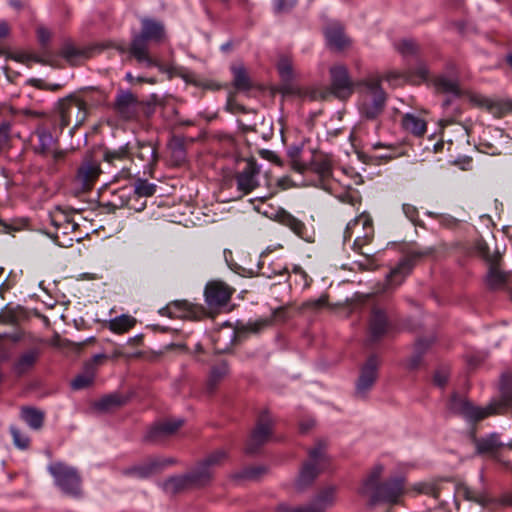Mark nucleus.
I'll return each instance as SVG.
<instances>
[{"instance_id":"1","label":"nucleus","mask_w":512,"mask_h":512,"mask_svg":"<svg viewBox=\"0 0 512 512\" xmlns=\"http://www.w3.org/2000/svg\"><path fill=\"white\" fill-rule=\"evenodd\" d=\"M359 87L358 108L366 119H376L382 114L386 104V93L378 76H368L357 83Z\"/></svg>"},{"instance_id":"2","label":"nucleus","mask_w":512,"mask_h":512,"mask_svg":"<svg viewBox=\"0 0 512 512\" xmlns=\"http://www.w3.org/2000/svg\"><path fill=\"white\" fill-rule=\"evenodd\" d=\"M383 471L382 466H377L372 472L371 478L365 483L362 493L370 501L375 503L398 504L404 494L405 486L403 478L390 479L379 486L375 482Z\"/></svg>"},{"instance_id":"3","label":"nucleus","mask_w":512,"mask_h":512,"mask_svg":"<svg viewBox=\"0 0 512 512\" xmlns=\"http://www.w3.org/2000/svg\"><path fill=\"white\" fill-rule=\"evenodd\" d=\"M141 32L135 35L130 46V53L141 63L147 66L155 65V61L148 52V42H161L165 37V30L162 23L152 19L142 20Z\"/></svg>"},{"instance_id":"4","label":"nucleus","mask_w":512,"mask_h":512,"mask_svg":"<svg viewBox=\"0 0 512 512\" xmlns=\"http://www.w3.org/2000/svg\"><path fill=\"white\" fill-rule=\"evenodd\" d=\"M48 472L64 495L72 498L82 497V479L76 468L63 462H54L48 466Z\"/></svg>"},{"instance_id":"5","label":"nucleus","mask_w":512,"mask_h":512,"mask_svg":"<svg viewBox=\"0 0 512 512\" xmlns=\"http://www.w3.org/2000/svg\"><path fill=\"white\" fill-rule=\"evenodd\" d=\"M102 173L100 160L92 155H85L72 177L73 192L82 194L91 191Z\"/></svg>"},{"instance_id":"6","label":"nucleus","mask_w":512,"mask_h":512,"mask_svg":"<svg viewBox=\"0 0 512 512\" xmlns=\"http://www.w3.org/2000/svg\"><path fill=\"white\" fill-rule=\"evenodd\" d=\"M353 236H355L353 242L354 250L363 255H367L362 249L365 245L369 244L374 237L373 222L369 214L361 213L347 224L344 239L350 240Z\"/></svg>"},{"instance_id":"7","label":"nucleus","mask_w":512,"mask_h":512,"mask_svg":"<svg viewBox=\"0 0 512 512\" xmlns=\"http://www.w3.org/2000/svg\"><path fill=\"white\" fill-rule=\"evenodd\" d=\"M327 458L324 446L319 443L309 451V459L303 464L299 476L295 482L298 490H303L315 480L318 474L325 468Z\"/></svg>"},{"instance_id":"8","label":"nucleus","mask_w":512,"mask_h":512,"mask_svg":"<svg viewBox=\"0 0 512 512\" xmlns=\"http://www.w3.org/2000/svg\"><path fill=\"white\" fill-rule=\"evenodd\" d=\"M58 111L61 128L69 125L77 128L84 123L88 115L86 102L75 96H69L60 100Z\"/></svg>"},{"instance_id":"9","label":"nucleus","mask_w":512,"mask_h":512,"mask_svg":"<svg viewBox=\"0 0 512 512\" xmlns=\"http://www.w3.org/2000/svg\"><path fill=\"white\" fill-rule=\"evenodd\" d=\"M335 499L336 488L328 486L320 490L308 504L300 506L281 504L278 510L280 512H325L334 505Z\"/></svg>"},{"instance_id":"10","label":"nucleus","mask_w":512,"mask_h":512,"mask_svg":"<svg viewBox=\"0 0 512 512\" xmlns=\"http://www.w3.org/2000/svg\"><path fill=\"white\" fill-rule=\"evenodd\" d=\"M450 409L455 413L463 415L468 420L480 421L490 415L500 413L503 405L495 402L486 407H477L464 399L453 397L450 402Z\"/></svg>"},{"instance_id":"11","label":"nucleus","mask_w":512,"mask_h":512,"mask_svg":"<svg viewBox=\"0 0 512 512\" xmlns=\"http://www.w3.org/2000/svg\"><path fill=\"white\" fill-rule=\"evenodd\" d=\"M433 84L439 93L451 94L455 97H465L473 104L479 106L484 105L486 102L481 95L462 89L456 79L441 75L433 80Z\"/></svg>"},{"instance_id":"12","label":"nucleus","mask_w":512,"mask_h":512,"mask_svg":"<svg viewBox=\"0 0 512 512\" xmlns=\"http://www.w3.org/2000/svg\"><path fill=\"white\" fill-rule=\"evenodd\" d=\"M234 291L223 281H210L206 284L204 290L205 302L210 309L216 310L230 301Z\"/></svg>"},{"instance_id":"13","label":"nucleus","mask_w":512,"mask_h":512,"mask_svg":"<svg viewBox=\"0 0 512 512\" xmlns=\"http://www.w3.org/2000/svg\"><path fill=\"white\" fill-rule=\"evenodd\" d=\"M330 88L333 95L339 99H347L353 93L354 84L349 77L348 69L342 64L330 68Z\"/></svg>"},{"instance_id":"14","label":"nucleus","mask_w":512,"mask_h":512,"mask_svg":"<svg viewBox=\"0 0 512 512\" xmlns=\"http://www.w3.org/2000/svg\"><path fill=\"white\" fill-rule=\"evenodd\" d=\"M260 168L255 159L244 161V167L236 174L237 189L247 195L259 186Z\"/></svg>"},{"instance_id":"15","label":"nucleus","mask_w":512,"mask_h":512,"mask_svg":"<svg viewBox=\"0 0 512 512\" xmlns=\"http://www.w3.org/2000/svg\"><path fill=\"white\" fill-rule=\"evenodd\" d=\"M170 457H151L144 462L129 468L126 473L138 478H147L161 472L166 467L174 464Z\"/></svg>"},{"instance_id":"16","label":"nucleus","mask_w":512,"mask_h":512,"mask_svg":"<svg viewBox=\"0 0 512 512\" xmlns=\"http://www.w3.org/2000/svg\"><path fill=\"white\" fill-rule=\"evenodd\" d=\"M380 361L376 356H370L361 368L360 375L356 385V393L364 396L374 385L378 376V367Z\"/></svg>"},{"instance_id":"17","label":"nucleus","mask_w":512,"mask_h":512,"mask_svg":"<svg viewBox=\"0 0 512 512\" xmlns=\"http://www.w3.org/2000/svg\"><path fill=\"white\" fill-rule=\"evenodd\" d=\"M35 136L37 139L35 143L36 152L44 156H51L55 162L65 158L66 152L56 149V140L50 132L45 129H38Z\"/></svg>"},{"instance_id":"18","label":"nucleus","mask_w":512,"mask_h":512,"mask_svg":"<svg viewBox=\"0 0 512 512\" xmlns=\"http://www.w3.org/2000/svg\"><path fill=\"white\" fill-rule=\"evenodd\" d=\"M117 114L124 120L134 119L138 114L139 102L129 91H121L114 104Z\"/></svg>"},{"instance_id":"19","label":"nucleus","mask_w":512,"mask_h":512,"mask_svg":"<svg viewBox=\"0 0 512 512\" xmlns=\"http://www.w3.org/2000/svg\"><path fill=\"white\" fill-rule=\"evenodd\" d=\"M327 45L336 51H343L351 46V40L345 34L344 27L338 22L329 23L324 30Z\"/></svg>"},{"instance_id":"20","label":"nucleus","mask_w":512,"mask_h":512,"mask_svg":"<svg viewBox=\"0 0 512 512\" xmlns=\"http://www.w3.org/2000/svg\"><path fill=\"white\" fill-rule=\"evenodd\" d=\"M390 327V318L386 310L380 306H373L369 317V333L373 339L382 337Z\"/></svg>"},{"instance_id":"21","label":"nucleus","mask_w":512,"mask_h":512,"mask_svg":"<svg viewBox=\"0 0 512 512\" xmlns=\"http://www.w3.org/2000/svg\"><path fill=\"white\" fill-rule=\"evenodd\" d=\"M274 220L289 228L298 237L311 241V235L303 221L296 218L284 209H279L274 214Z\"/></svg>"},{"instance_id":"22","label":"nucleus","mask_w":512,"mask_h":512,"mask_svg":"<svg viewBox=\"0 0 512 512\" xmlns=\"http://www.w3.org/2000/svg\"><path fill=\"white\" fill-rule=\"evenodd\" d=\"M475 446L478 454L488 455L497 461H500L499 452L502 448L507 446L512 449V443H503L496 433L476 440Z\"/></svg>"},{"instance_id":"23","label":"nucleus","mask_w":512,"mask_h":512,"mask_svg":"<svg viewBox=\"0 0 512 512\" xmlns=\"http://www.w3.org/2000/svg\"><path fill=\"white\" fill-rule=\"evenodd\" d=\"M40 354L41 350L36 347L30 348L20 353L13 363V372L18 376L27 374L37 364Z\"/></svg>"},{"instance_id":"24","label":"nucleus","mask_w":512,"mask_h":512,"mask_svg":"<svg viewBox=\"0 0 512 512\" xmlns=\"http://www.w3.org/2000/svg\"><path fill=\"white\" fill-rule=\"evenodd\" d=\"M272 424L270 419L262 418L253 431L247 446L248 453H254L258 447L267 442L271 436Z\"/></svg>"},{"instance_id":"25","label":"nucleus","mask_w":512,"mask_h":512,"mask_svg":"<svg viewBox=\"0 0 512 512\" xmlns=\"http://www.w3.org/2000/svg\"><path fill=\"white\" fill-rule=\"evenodd\" d=\"M132 159H137L142 163L144 170L151 173L156 161V148L151 143H138L136 150L131 154Z\"/></svg>"},{"instance_id":"26","label":"nucleus","mask_w":512,"mask_h":512,"mask_svg":"<svg viewBox=\"0 0 512 512\" xmlns=\"http://www.w3.org/2000/svg\"><path fill=\"white\" fill-rule=\"evenodd\" d=\"M160 314L170 318H190L196 312V307L187 301H173L160 309Z\"/></svg>"},{"instance_id":"27","label":"nucleus","mask_w":512,"mask_h":512,"mask_svg":"<svg viewBox=\"0 0 512 512\" xmlns=\"http://www.w3.org/2000/svg\"><path fill=\"white\" fill-rule=\"evenodd\" d=\"M183 424L182 420L167 419L155 424L148 432L147 437L152 441L174 434Z\"/></svg>"},{"instance_id":"28","label":"nucleus","mask_w":512,"mask_h":512,"mask_svg":"<svg viewBox=\"0 0 512 512\" xmlns=\"http://www.w3.org/2000/svg\"><path fill=\"white\" fill-rule=\"evenodd\" d=\"M187 476L192 488H201L211 482L213 473L202 462H199L193 470L187 473Z\"/></svg>"},{"instance_id":"29","label":"nucleus","mask_w":512,"mask_h":512,"mask_svg":"<svg viewBox=\"0 0 512 512\" xmlns=\"http://www.w3.org/2000/svg\"><path fill=\"white\" fill-rule=\"evenodd\" d=\"M403 128L415 136H423L427 130V122L420 116L407 113L402 118Z\"/></svg>"},{"instance_id":"30","label":"nucleus","mask_w":512,"mask_h":512,"mask_svg":"<svg viewBox=\"0 0 512 512\" xmlns=\"http://www.w3.org/2000/svg\"><path fill=\"white\" fill-rule=\"evenodd\" d=\"M508 277V273L500 270L499 263L490 264L486 276V284L492 290H499L506 285Z\"/></svg>"},{"instance_id":"31","label":"nucleus","mask_w":512,"mask_h":512,"mask_svg":"<svg viewBox=\"0 0 512 512\" xmlns=\"http://www.w3.org/2000/svg\"><path fill=\"white\" fill-rule=\"evenodd\" d=\"M412 266L413 264L411 258H407L401 261L387 277V283L389 287L394 288L400 285L404 278L410 273Z\"/></svg>"},{"instance_id":"32","label":"nucleus","mask_w":512,"mask_h":512,"mask_svg":"<svg viewBox=\"0 0 512 512\" xmlns=\"http://www.w3.org/2000/svg\"><path fill=\"white\" fill-rule=\"evenodd\" d=\"M94 48L79 49L72 44H66L61 49V56L71 64H76L80 59L93 56Z\"/></svg>"},{"instance_id":"33","label":"nucleus","mask_w":512,"mask_h":512,"mask_svg":"<svg viewBox=\"0 0 512 512\" xmlns=\"http://www.w3.org/2000/svg\"><path fill=\"white\" fill-rule=\"evenodd\" d=\"M475 251L482 257L488 265L497 264L501 259V254L497 249H491L489 243L483 239H478L475 242Z\"/></svg>"},{"instance_id":"34","label":"nucleus","mask_w":512,"mask_h":512,"mask_svg":"<svg viewBox=\"0 0 512 512\" xmlns=\"http://www.w3.org/2000/svg\"><path fill=\"white\" fill-rule=\"evenodd\" d=\"M162 487L166 493L176 494L185 489L192 488L188 476H175L163 482Z\"/></svg>"},{"instance_id":"35","label":"nucleus","mask_w":512,"mask_h":512,"mask_svg":"<svg viewBox=\"0 0 512 512\" xmlns=\"http://www.w3.org/2000/svg\"><path fill=\"white\" fill-rule=\"evenodd\" d=\"M136 324V319L130 315H120L109 322V329L115 333L122 334L129 331Z\"/></svg>"},{"instance_id":"36","label":"nucleus","mask_w":512,"mask_h":512,"mask_svg":"<svg viewBox=\"0 0 512 512\" xmlns=\"http://www.w3.org/2000/svg\"><path fill=\"white\" fill-rule=\"evenodd\" d=\"M310 170L317 173L322 178L330 176L332 171L331 160L324 155H317L309 165Z\"/></svg>"},{"instance_id":"37","label":"nucleus","mask_w":512,"mask_h":512,"mask_svg":"<svg viewBox=\"0 0 512 512\" xmlns=\"http://www.w3.org/2000/svg\"><path fill=\"white\" fill-rule=\"evenodd\" d=\"M130 158L131 153L128 145H124L113 150L107 149L103 153V160L112 165H115L117 162H122Z\"/></svg>"},{"instance_id":"38","label":"nucleus","mask_w":512,"mask_h":512,"mask_svg":"<svg viewBox=\"0 0 512 512\" xmlns=\"http://www.w3.org/2000/svg\"><path fill=\"white\" fill-rule=\"evenodd\" d=\"M22 418L31 428L37 430L43 425L44 413L34 408H23Z\"/></svg>"},{"instance_id":"39","label":"nucleus","mask_w":512,"mask_h":512,"mask_svg":"<svg viewBox=\"0 0 512 512\" xmlns=\"http://www.w3.org/2000/svg\"><path fill=\"white\" fill-rule=\"evenodd\" d=\"M95 369L93 364H88L83 374L78 375L71 383L72 388L75 390L88 387L94 380Z\"/></svg>"},{"instance_id":"40","label":"nucleus","mask_w":512,"mask_h":512,"mask_svg":"<svg viewBox=\"0 0 512 512\" xmlns=\"http://www.w3.org/2000/svg\"><path fill=\"white\" fill-rule=\"evenodd\" d=\"M429 343L425 341H418L415 345V350L412 356L407 361V368L410 370L417 369L422 362V355L425 350L428 348Z\"/></svg>"},{"instance_id":"41","label":"nucleus","mask_w":512,"mask_h":512,"mask_svg":"<svg viewBox=\"0 0 512 512\" xmlns=\"http://www.w3.org/2000/svg\"><path fill=\"white\" fill-rule=\"evenodd\" d=\"M234 85L238 90H248L251 87L250 79L243 66L233 67Z\"/></svg>"},{"instance_id":"42","label":"nucleus","mask_w":512,"mask_h":512,"mask_svg":"<svg viewBox=\"0 0 512 512\" xmlns=\"http://www.w3.org/2000/svg\"><path fill=\"white\" fill-rule=\"evenodd\" d=\"M227 458L226 452L217 450L209 454L203 461H201L208 469L214 473V469L220 466Z\"/></svg>"},{"instance_id":"43","label":"nucleus","mask_w":512,"mask_h":512,"mask_svg":"<svg viewBox=\"0 0 512 512\" xmlns=\"http://www.w3.org/2000/svg\"><path fill=\"white\" fill-rule=\"evenodd\" d=\"M1 338H7L14 343L26 342V343H30V344H35V343L39 342L38 338L34 337L33 335H31L29 333H26L23 330H16L12 333L0 335V339Z\"/></svg>"},{"instance_id":"44","label":"nucleus","mask_w":512,"mask_h":512,"mask_svg":"<svg viewBox=\"0 0 512 512\" xmlns=\"http://www.w3.org/2000/svg\"><path fill=\"white\" fill-rule=\"evenodd\" d=\"M328 306V295L323 294L318 299L307 300L300 306V310L319 311Z\"/></svg>"},{"instance_id":"45","label":"nucleus","mask_w":512,"mask_h":512,"mask_svg":"<svg viewBox=\"0 0 512 512\" xmlns=\"http://www.w3.org/2000/svg\"><path fill=\"white\" fill-rule=\"evenodd\" d=\"M338 200L342 203L349 204L353 207L360 205L361 197L357 190L349 189L337 196Z\"/></svg>"},{"instance_id":"46","label":"nucleus","mask_w":512,"mask_h":512,"mask_svg":"<svg viewBox=\"0 0 512 512\" xmlns=\"http://www.w3.org/2000/svg\"><path fill=\"white\" fill-rule=\"evenodd\" d=\"M396 49L403 55H414L418 51V45L411 39L401 40L396 44Z\"/></svg>"},{"instance_id":"47","label":"nucleus","mask_w":512,"mask_h":512,"mask_svg":"<svg viewBox=\"0 0 512 512\" xmlns=\"http://www.w3.org/2000/svg\"><path fill=\"white\" fill-rule=\"evenodd\" d=\"M277 67L282 79L288 81L293 77L292 62L288 57H281Z\"/></svg>"},{"instance_id":"48","label":"nucleus","mask_w":512,"mask_h":512,"mask_svg":"<svg viewBox=\"0 0 512 512\" xmlns=\"http://www.w3.org/2000/svg\"><path fill=\"white\" fill-rule=\"evenodd\" d=\"M228 373V367L225 363L214 366L211 369L209 376L210 385H215L218 381L223 379Z\"/></svg>"},{"instance_id":"49","label":"nucleus","mask_w":512,"mask_h":512,"mask_svg":"<svg viewBox=\"0 0 512 512\" xmlns=\"http://www.w3.org/2000/svg\"><path fill=\"white\" fill-rule=\"evenodd\" d=\"M155 190H156V186L152 183H149L146 180H138L135 183V192L139 196H144V197L152 196L155 193Z\"/></svg>"},{"instance_id":"50","label":"nucleus","mask_w":512,"mask_h":512,"mask_svg":"<svg viewBox=\"0 0 512 512\" xmlns=\"http://www.w3.org/2000/svg\"><path fill=\"white\" fill-rule=\"evenodd\" d=\"M272 2L276 14L288 13L296 4L295 0H272Z\"/></svg>"},{"instance_id":"51","label":"nucleus","mask_w":512,"mask_h":512,"mask_svg":"<svg viewBox=\"0 0 512 512\" xmlns=\"http://www.w3.org/2000/svg\"><path fill=\"white\" fill-rule=\"evenodd\" d=\"M292 273L296 277L295 282L301 284L303 288H307L310 285L311 279L300 266H294Z\"/></svg>"},{"instance_id":"52","label":"nucleus","mask_w":512,"mask_h":512,"mask_svg":"<svg viewBox=\"0 0 512 512\" xmlns=\"http://www.w3.org/2000/svg\"><path fill=\"white\" fill-rule=\"evenodd\" d=\"M14 443L17 447L25 449L29 445V438L23 435L18 429L11 428Z\"/></svg>"},{"instance_id":"53","label":"nucleus","mask_w":512,"mask_h":512,"mask_svg":"<svg viewBox=\"0 0 512 512\" xmlns=\"http://www.w3.org/2000/svg\"><path fill=\"white\" fill-rule=\"evenodd\" d=\"M10 126L8 123L0 125V151L5 149L9 144Z\"/></svg>"},{"instance_id":"54","label":"nucleus","mask_w":512,"mask_h":512,"mask_svg":"<svg viewBox=\"0 0 512 512\" xmlns=\"http://www.w3.org/2000/svg\"><path fill=\"white\" fill-rule=\"evenodd\" d=\"M448 377H449L448 370L440 369V370L436 371V373L434 375V383L439 387H443L447 383Z\"/></svg>"},{"instance_id":"55","label":"nucleus","mask_w":512,"mask_h":512,"mask_svg":"<svg viewBox=\"0 0 512 512\" xmlns=\"http://www.w3.org/2000/svg\"><path fill=\"white\" fill-rule=\"evenodd\" d=\"M37 37L42 45H46L51 39V32L47 28L39 26L37 28Z\"/></svg>"},{"instance_id":"56","label":"nucleus","mask_w":512,"mask_h":512,"mask_svg":"<svg viewBox=\"0 0 512 512\" xmlns=\"http://www.w3.org/2000/svg\"><path fill=\"white\" fill-rule=\"evenodd\" d=\"M403 211L405 213V215L410 219V220H414L417 216V210L414 206L412 205H409V204H404L403 205Z\"/></svg>"},{"instance_id":"57","label":"nucleus","mask_w":512,"mask_h":512,"mask_svg":"<svg viewBox=\"0 0 512 512\" xmlns=\"http://www.w3.org/2000/svg\"><path fill=\"white\" fill-rule=\"evenodd\" d=\"M10 27L4 20H0V38H5L9 35Z\"/></svg>"},{"instance_id":"58","label":"nucleus","mask_w":512,"mask_h":512,"mask_svg":"<svg viewBox=\"0 0 512 512\" xmlns=\"http://www.w3.org/2000/svg\"><path fill=\"white\" fill-rule=\"evenodd\" d=\"M293 169L298 171L299 173H304L306 170L310 169L309 166H306L303 163H300L297 160L293 161Z\"/></svg>"},{"instance_id":"59","label":"nucleus","mask_w":512,"mask_h":512,"mask_svg":"<svg viewBox=\"0 0 512 512\" xmlns=\"http://www.w3.org/2000/svg\"><path fill=\"white\" fill-rule=\"evenodd\" d=\"M117 399L115 397H107V398H104L101 402V405L103 408H109L111 405L113 404H117Z\"/></svg>"},{"instance_id":"60","label":"nucleus","mask_w":512,"mask_h":512,"mask_svg":"<svg viewBox=\"0 0 512 512\" xmlns=\"http://www.w3.org/2000/svg\"><path fill=\"white\" fill-rule=\"evenodd\" d=\"M264 325H265V322H262V321L250 323V324H248L247 329L251 332H258Z\"/></svg>"},{"instance_id":"61","label":"nucleus","mask_w":512,"mask_h":512,"mask_svg":"<svg viewBox=\"0 0 512 512\" xmlns=\"http://www.w3.org/2000/svg\"><path fill=\"white\" fill-rule=\"evenodd\" d=\"M261 155H262V157H264L268 160H271V161L277 159V156L272 151H269V150L261 151Z\"/></svg>"},{"instance_id":"62","label":"nucleus","mask_w":512,"mask_h":512,"mask_svg":"<svg viewBox=\"0 0 512 512\" xmlns=\"http://www.w3.org/2000/svg\"><path fill=\"white\" fill-rule=\"evenodd\" d=\"M427 75H428L427 68L425 66H420L419 67V78L424 80V79H426Z\"/></svg>"},{"instance_id":"63","label":"nucleus","mask_w":512,"mask_h":512,"mask_svg":"<svg viewBox=\"0 0 512 512\" xmlns=\"http://www.w3.org/2000/svg\"><path fill=\"white\" fill-rule=\"evenodd\" d=\"M9 4L15 9H21L22 3L19 0H10Z\"/></svg>"},{"instance_id":"64","label":"nucleus","mask_w":512,"mask_h":512,"mask_svg":"<svg viewBox=\"0 0 512 512\" xmlns=\"http://www.w3.org/2000/svg\"><path fill=\"white\" fill-rule=\"evenodd\" d=\"M505 400L509 404H512V389L505 394Z\"/></svg>"}]
</instances>
